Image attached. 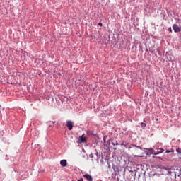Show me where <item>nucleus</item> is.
Returning a JSON list of instances; mask_svg holds the SVG:
<instances>
[{
    "mask_svg": "<svg viewBox=\"0 0 181 181\" xmlns=\"http://www.w3.org/2000/svg\"><path fill=\"white\" fill-rule=\"evenodd\" d=\"M131 153L136 158H141L144 153H142V147L132 144L129 148Z\"/></svg>",
    "mask_w": 181,
    "mask_h": 181,
    "instance_id": "f257e3e1",
    "label": "nucleus"
},
{
    "mask_svg": "<svg viewBox=\"0 0 181 181\" xmlns=\"http://www.w3.org/2000/svg\"><path fill=\"white\" fill-rule=\"evenodd\" d=\"M173 29L175 33H179L181 31V28L177 24H173Z\"/></svg>",
    "mask_w": 181,
    "mask_h": 181,
    "instance_id": "f03ea898",
    "label": "nucleus"
},
{
    "mask_svg": "<svg viewBox=\"0 0 181 181\" xmlns=\"http://www.w3.org/2000/svg\"><path fill=\"white\" fill-rule=\"evenodd\" d=\"M66 127H67L69 131H71V129H73V122L68 120L66 122Z\"/></svg>",
    "mask_w": 181,
    "mask_h": 181,
    "instance_id": "7ed1b4c3",
    "label": "nucleus"
},
{
    "mask_svg": "<svg viewBox=\"0 0 181 181\" xmlns=\"http://www.w3.org/2000/svg\"><path fill=\"white\" fill-rule=\"evenodd\" d=\"M83 177H85V179H86L88 181H93V177L88 174L83 175Z\"/></svg>",
    "mask_w": 181,
    "mask_h": 181,
    "instance_id": "20e7f679",
    "label": "nucleus"
},
{
    "mask_svg": "<svg viewBox=\"0 0 181 181\" xmlns=\"http://www.w3.org/2000/svg\"><path fill=\"white\" fill-rule=\"evenodd\" d=\"M86 139L84 136V135H82V136H79V142L81 144H84V142H86Z\"/></svg>",
    "mask_w": 181,
    "mask_h": 181,
    "instance_id": "39448f33",
    "label": "nucleus"
},
{
    "mask_svg": "<svg viewBox=\"0 0 181 181\" xmlns=\"http://www.w3.org/2000/svg\"><path fill=\"white\" fill-rule=\"evenodd\" d=\"M60 165H61V166H62V168H66V166H67V160H62L60 161Z\"/></svg>",
    "mask_w": 181,
    "mask_h": 181,
    "instance_id": "423d86ee",
    "label": "nucleus"
},
{
    "mask_svg": "<svg viewBox=\"0 0 181 181\" xmlns=\"http://www.w3.org/2000/svg\"><path fill=\"white\" fill-rule=\"evenodd\" d=\"M163 151H164L163 148H159L158 151H153V155H159V153H162Z\"/></svg>",
    "mask_w": 181,
    "mask_h": 181,
    "instance_id": "0eeeda50",
    "label": "nucleus"
},
{
    "mask_svg": "<svg viewBox=\"0 0 181 181\" xmlns=\"http://www.w3.org/2000/svg\"><path fill=\"white\" fill-rule=\"evenodd\" d=\"M141 128H145V127H146V123H141Z\"/></svg>",
    "mask_w": 181,
    "mask_h": 181,
    "instance_id": "6e6552de",
    "label": "nucleus"
},
{
    "mask_svg": "<svg viewBox=\"0 0 181 181\" xmlns=\"http://www.w3.org/2000/svg\"><path fill=\"white\" fill-rule=\"evenodd\" d=\"M176 152H177L180 155V153H181L180 148H177Z\"/></svg>",
    "mask_w": 181,
    "mask_h": 181,
    "instance_id": "1a4fd4ad",
    "label": "nucleus"
},
{
    "mask_svg": "<svg viewBox=\"0 0 181 181\" xmlns=\"http://www.w3.org/2000/svg\"><path fill=\"white\" fill-rule=\"evenodd\" d=\"M168 32H172V28H171V27H170V28H168Z\"/></svg>",
    "mask_w": 181,
    "mask_h": 181,
    "instance_id": "9d476101",
    "label": "nucleus"
},
{
    "mask_svg": "<svg viewBox=\"0 0 181 181\" xmlns=\"http://www.w3.org/2000/svg\"><path fill=\"white\" fill-rule=\"evenodd\" d=\"M98 25H99V26H103V23H98Z\"/></svg>",
    "mask_w": 181,
    "mask_h": 181,
    "instance_id": "9b49d317",
    "label": "nucleus"
},
{
    "mask_svg": "<svg viewBox=\"0 0 181 181\" xmlns=\"http://www.w3.org/2000/svg\"><path fill=\"white\" fill-rule=\"evenodd\" d=\"M78 181H84V180L83 178H81V179L78 180Z\"/></svg>",
    "mask_w": 181,
    "mask_h": 181,
    "instance_id": "f8f14e48",
    "label": "nucleus"
},
{
    "mask_svg": "<svg viewBox=\"0 0 181 181\" xmlns=\"http://www.w3.org/2000/svg\"><path fill=\"white\" fill-rule=\"evenodd\" d=\"M169 152H170V151H169V150L166 151V153H169Z\"/></svg>",
    "mask_w": 181,
    "mask_h": 181,
    "instance_id": "ddd939ff",
    "label": "nucleus"
}]
</instances>
